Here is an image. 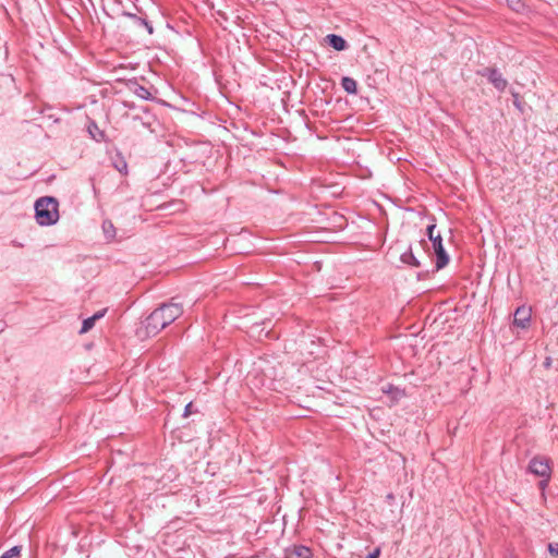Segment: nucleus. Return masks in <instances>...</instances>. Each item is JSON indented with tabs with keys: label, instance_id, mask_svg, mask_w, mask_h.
Returning a JSON list of instances; mask_svg holds the SVG:
<instances>
[{
	"label": "nucleus",
	"instance_id": "1",
	"mask_svg": "<svg viewBox=\"0 0 558 558\" xmlns=\"http://www.w3.org/2000/svg\"><path fill=\"white\" fill-rule=\"evenodd\" d=\"M183 314V307L179 303H163L155 308L145 320V329L148 336H156L168 325Z\"/></svg>",
	"mask_w": 558,
	"mask_h": 558
},
{
	"label": "nucleus",
	"instance_id": "2",
	"mask_svg": "<svg viewBox=\"0 0 558 558\" xmlns=\"http://www.w3.org/2000/svg\"><path fill=\"white\" fill-rule=\"evenodd\" d=\"M35 218L39 226H52L59 220V203L52 196L40 197L35 203Z\"/></svg>",
	"mask_w": 558,
	"mask_h": 558
},
{
	"label": "nucleus",
	"instance_id": "3",
	"mask_svg": "<svg viewBox=\"0 0 558 558\" xmlns=\"http://www.w3.org/2000/svg\"><path fill=\"white\" fill-rule=\"evenodd\" d=\"M435 229L436 225H429L427 227V236L432 242L436 255V269L440 270L448 265L449 256L444 247L440 233L435 234Z\"/></svg>",
	"mask_w": 558,
	"mask_h": 558
},
{
	"label": "nucleus",
	"instance_id": "4",
	"mask_svg": "<svg viewBox=\"0 0 558 558\" xmlns=\"http://www.w3.org/2000/svg\"><path fill=\"white\" fill-rule=\"evenodd\" d=\"M529 471L534 475H537L542 478H550L551 476V466L550 460L545 457H534L529 463Z\"/></svg>",
	"mask_w": 558,
	"mask_h": 558
},
{
	"label": "nucleus",
	"instance_id": "5",
	"mask_svg": "<svg viewBox=\"0 0 558 558\" xmlns=\"http://www.w3.org/2000/svg\"><path fill=\"white\" fill-rule=\"evenodd\" d=\"M480 74L487 77L489 83L499 92H504L508 86V81L502 76L499 70L495 68H486L481 71Z\"/></svg>",
	"mask_w": 558,
	"mask_h": 558
},
{
	"label": "nucleus",
	"instance_id": "6",
	"mask_svg": "<svg viewBox=\"0 0 558 558\" xmlns=\"http://www.w3.org/2000/svg\"><path fill=\"white\" fill-rule=\"evenodd\" d=\"M531 314L532 311L530 307H526L524 305L519 306L513 315V325L519 328L525 329L530 324Z\"/></svg>",
	"mask_w": 558,
	"mask_h": 558
},
{
	"label": "nucleus",
	"instance_id": "7",
	"mask_svg": "<svg viewBox=\"0 0 558 558\" xmlns=\"http://www.w3.org/2000/svg\"><path fill=\"white\" fill-rule=\"evenodd\" d=\"M312 549L304 545H293L284 549V558H312Z\"/></svg>",
	"mask_w": 558,
	"mask_h": 558
},
{
	"label": "nucleus",
	"instance_id": "8",
	"mask_svg": "<svg viewBox=\"0 0 558 558\" xmlns=\"http://www.w3.org/2000/svg\"><path fill=\"white\" fill-rule=\"evenodd\" d=\"M106 313H107V308H102V310L98 311L97 313H95L93 316L84 319L81 330H80V333H85V332L89 331L94 327L96 320L102 318L106 315Z\"/></svg>",
	"mask_w": 558,
	"mask_h": 558
},
{
	"label": "nucleus",
	"instance_id": "9",
	"mask_svg": "<svg viewBox=\"0 0 558 558\" xmlns=\"http://www.w3.org/2000/svg\"><path fill=\"white\" fill-rule=\"evenodd\" d=\"M326 41L335 50L342 51L347 48V41L340 35L329 34L326 36Z\"/></svg>",
	"mask_w": 558,
	"mask_h": 558
},
{
	"label": "nucleus",
	"instance_id": "10",
	"mask_svg": "<svg viewBox=\"0 0 558 558\" xmlns=\"http://www.w3.org/2000/svg\"><path fill=\"white\" fill-rule=\"evenodd\" d=\"M87 131H88L89 135L92 136V138L95 140L96 142L100 143V142L106 141L105 132L99 129V126L97 125L96 122L90 121L87 126Z\"/></svg>",
	"mask_w": 558,
	"mask_h": 558
},
{
	"label": "nucleus",
	"instance_id": "11",
	"mask_svg": "<svg viewBox=\"0 0 558 558\" xmlns=\"http://www.w3.org/2000/svg\"><path fill=\"white\" fill-rule=\"evenodd\" d=\"M400 260L403 264L410 265L412 267H420L421 263L413 254V251L411 247H409L405 252H403L400 256Z\"/></svg>",
	"mask_w": 558,
	"mask_h": 558
},
{
	"label": "nucleus",
	"instance_id": "12",
	"mask_svg": "<svg viewBox=\"0 0 558 558\" xmlns=\"http://www.w3.org/2000/svg\"><path fill=\"white\" fill-rule=\"evenodd\" d=\"M341 86L348 94H356L357 83L354 78L344 76L341 80Z\"/></svg>",
	"mask_w": 558,
	"mask_h": 558
},
{
	"label": "nucleus",
	"instance_id": "13",
	"mask_svg": "<svg viewBox=\"0 0 558 558\" xmlns=\"http://www.w3.org/2000/svg\"><path fill=\"white\" fill-rule=\"evenodd\" d=\"M113 167L122 174H126L128 173V162L125 161V159L123 158V156L121 154H117L116 157L113 158Z\"/></svg>",
	"mask_w": 558,
	"mask_h": 558
},
{
	"label": "nucleus",
	"instance_id": "14",
	"mask_svg": "<svg viewBox=\"0 0 558 558\" xmlns=\"http://www.w3.org/2000/svg\"><path fill=\"white\" fill-rule=\"evenodd\" d=\"M383 391L387 395H391L393 400H399L405 396L404 390L395 387L393 385H388L387 387L383 388Z\"/></svg>",
	"mask_w": 558,
	"mask_h": 558
},
{
	"label": "nucleus",
	"instance_id": "15",
	"mask_svg": "<svg viewBox=\"0 0 558 558\" xmlns=\"http://www.w3.org/2000/svg\"><path fill=\"white\" fill-rule=\"evenodd\" d=\"M133 93L141 99L148 100L151 98V93L143 85L134 84Z\"/></svg>",
	"mask_w": 558,
	"mask_h": 558
},
{
	"label": "nucleus",
	"instance_id": "16",
	"mask_svg": "<svg viewBox=\"0 0 558 558\" xmlns=\"http://www.w3.org/2000/svg\"><path fill=\"white\" fill-rule=\"evenodd\" d=\"M102 230L106 239L111 240L116 236V228L110 220H105L102 222Z\"/></svg>",
	"mask_w": 558,
	"mask_h": 558
},
{
	"label": "nucleus",
	"instance_id": "17",
	"mask_svg": "<svg viewBox=\"0 0 558 558\" xmlns=\"http://www.w3.org/2000/svg\"><path fill=\"white\" fill-rule=\"evenodd\" d=\"M21 549H22L21 546H13L12 548H10L5 553H3L0 556V558H19V556L21 554Z\"/></svg>",
	"mask_w": 558,
	"mask_h": 558
},
{
	"label": "nucleus",
	"instance_id": "18",
	"mask_svg": "<svg viewBox=\"0 0 558 558\" xmlns=\"http://www.w3.org/2000/svg\"><path fill=\"white\" fill-rule=\"evenodd\" d=\"M506 2L508 7L515 12H522L525 8L522 0H506Z\"/></svg>",
	"mask_w": 558,
	"mask_h": 558
},
{
	"label": "nucleus",
	"instance_id": "19",
	"mask_svg": "<svg viewBox=\"0 0 558 558\" xmlns=\"http://www.w3.org/2000/svg\"><path fill=\"white\" fill-rule=\"evenodd\" d=\"M548 551L553 556L558 557V543H549L548 544Z\"/></svg>",
	"mask_w": 558,
	"mask_h": 558
},
{
	"label": "nucleus",
	"instance_id": "20",
	"mask_svg": "<svg viewBox=\"0 0 558 558\" xmlns=\"http://www.w3.org/2000/svg\"><path fill=\"white\" fill-rule=\"evenodd\" d=\"M380 554L379 548H376L373 553H371L366 558H378Z\"/></svg>",
	"mask_w": 558,
	"mask_h": 558
},
{
	"label": "nucleus",
	"instance_id": "21",
	"mask_svg": "<svg viewBox=\"0 0 558 558\" xmlns=\"http://www.w3.org/2000/svg\"><path fill=\"white\" fill-rule=\"evenodd\" d=\"M550 478H543L541 482H539V486L542 489H545V487L548 485V482H549Z\"/></svg>",
	"mask_w": 558,
	"mask_h": 558
},
{
	"label": "nucleus",
	"instance_id": "22",
	"mask_svg": "<svg viewBox=\"0 0 558 558\" xmlns=\"http://www.w3.org/2000/svg\"><path fill=\"white\" fill-rule=\"evenodd\" d=\"M142 23L144 24V27L147 28L148 33L151 34L153 33V27L149 25V23L145 20H142Z\"/></svg>",
	"mask_w": 558,
	"mask_h": 558
},
{
	"label": "nucleus",
	"instance_id": "23",
	"mask_svg": "<svg viewBox=\"0 0 558 558\" xmlns=\"http://www.w3.org/2000/svg\"><path fill=\"white\" fill-rule=\"evenodd\" d=\"M550 364H551V360H550V357H547L546 361L544 362L545 367H549Z\"/></svg>",
	"mask_w": 558,
	"mask_h": 558
},
{
	"label": "nucleus",
	"instance_id": "24",
	"mask_svg": "<svg viewBox=\"0 0 558 558\" xmlns=\"http://www.w3.org/2000/svg\"><path fill=\"white\" fill-rule=\"evenodd\" d=\"M191 403H189L186 407H185V411H184V415L186 416L190 412V408H191Z\"/></svg>",
	"mask_w": 558,
	"mask_h": 558
}]
</instances>
